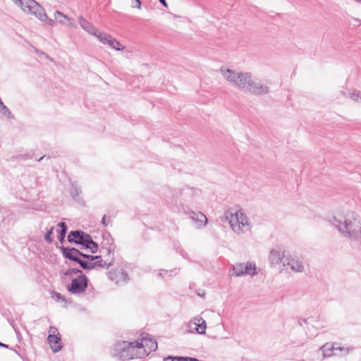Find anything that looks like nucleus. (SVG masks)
I'll use <instances>...</instances> for the list:
<instances>
[{
    "mask_svg": "<svg viewBox=\"0 0 361 361\" xmlns=\"http://www.w3.org/2000/svg\"><path fill=\"white\" fill-rule=\"evenodd\" d=\"M157 348V342L144 336L134 342L121 341L115 343L111 350L113 357L120 360L143 358Z\"/></svg>",
    "mask_w": 361,
    "mask_h": 361,
    "instance_id": "obj_1",
    "label": "nucleus"
},
{
    "mask_svg": "<svg viewBox=\"0 0 361 361\" xmlns=\"http://www.w3.org/2000/svg\"><path fill=\"white\" fill-rule=\"evenodd\" d=\"M230 274L236 277L244 275L253 276L257 274L255 264L252 262L236 263L233 266L232 273Z\"/></svg>",
    "mask_w": 361,
    "mask_h": 361,
    "instance_id": "obj_8",
    "label": "nucleus"
},
{
    "mask_svg": "<svg viewBox=\"0 0 361 361\" xmlns=\"http://www.w3.org/2000/svg\"><path fill=\"white\" fill-rule=\"evenodd\" d=\"M308 325H314V329H317L319 330H322L325 327V326L323 324H322L319 321H314V324H308Z\"/></svg>",
    "mask_w": 361,
    "mask_h": 361,
    "instance_id": "obj_30",
    "label": "nucleus"
},
{
    "mask_svg": "<svg viewBox=\"0 0 361 361\" xmlns=\"http://www.w3.org/2000/svg\"><path fill=\"white\" fill-rule=\"evenodd\" d=\"M79 264L85 269H92L96 267L108 268L112 265V262L103 260L101 256L87 255L84 254Z\"/></svg>",
    "mask_w": 361,
    "mask_h": 361,
    "instance_id": "obj_7",
    "label": "nucleus"
},
{
    "mask_svg": "<svg viewBox=\"0 0 361 361\" xmlns=\"http://www.w3.org/2000/svg\"><path fill=\"white\" fill-rule=\"evenodd\" d=\"M106 215L105 214L102 219V224L104 226H106L107 224H106Z\"/></svg>",
    "mask_w": 361,
    "mask_h": 361,
    "instance_id": "obj_34",
    "label": "nucleus"
},
{
    "mask_svg": "<svg viewBox=\"0 0 361 361\" xmlns=\"http://www.w3.org/2000/svg\"><path fill=\"white\" fill-rule=\"evenodd\" d=\"M225 217L228 221L231 230L238 235L251 231L252 225L250 219L241 209L232 208L225 212Z\"/></svg>",
    "mask_w": 361,
    "mask_h": 361,
    "instance_id": "obj_4",
    "label": "nucleus"
},
{
    "mask_svg": "<svg viewBox=\"0 0 361 361\" xmlns=\"http://www.w3.org/2000/svg\"><path fill=\"white\" fill-rule=\"evenodd\" d=\"M51 298L57 302H59L60 300H64L63 295L58 292L51 291Z\"/></svg>",
    "mask_w": 361,
    "mask_h": 361,
    "instance_id": "obj_28",
    "label": "nucleus"
},
{
    "mask_svg": "<svg viewBox=\"0 0 361 361\" xmlns=\"http://www.w3.org/2000/svg\"><path fill=\"white\" fill-rule=\"evenodd\" d=\"M180 357H173V356H169L166 358L164 360V361H180V359H178Z\"/></svg>",
    "mask_w": 361,
    "mask_h": 361,
    "instance_id": "obj_32",
    "label": "nucleus"
},
{
    "mask_svg": "<svg viewBox=\"0 0 361 361\" xmlns=\"http://www.w3.org/2000/svg\"><path fill=\"white\" fill-rule=\"evenodd\" d=\"M180 361H200L199 360L190 357H180Z\"/></svg>",
    "mask_w": 361,
    "mask_h": 361,
    "instance_id": "obj_31",
    "label": "nucleus"
},
{
    "mask_svg": "<svg viewBox=\"0 0 361 361\" xmlns=\"http://www.w3.org/2000/svg\"><path fill=\"white\" fill-rule=\"evenodd\" d=\"M341 350L344 351L345 353H348L344 348H339L336 343L330 344L326 343L323 345L318 350L315 352V355L318 357L317 358L311 359V361H322L326 357H331L334 354V350Z\"/></svg>",
    "mask_w": 361,
    "mask_h": 361,
    "instance_id": "obj_9",
    "label": "nucleus"
},
{
    "mask_svg": "<svg viewBox=\"0 0 361 361\" xmlns=\"http://www.w3.org/2000/svg\"><path fill=\"white\" fill-rule=\"evenodd\" d=\"M78 20L81 27L88 33L95 37L99 33L97 29L94 27L92 23L85 20L82 16H79Z\"/></svg>",
    "mask_w": 361,
    "mask_h": 361,
    "instance_id": "obj_18",
    "label": "nucleus"
},
{
    "mask_svg": "<svg viewBox=\"0 0 361 361\" xmlns=\"http://www.w3.org/2000/svg\"><path fill=\"white\" fill-rule=\"evenodd\" d=\"M90 235L81 231H71L68 235L69 242H74L77 244L85 245L88 243Z\"/></svg>",
    "mask_w": 361,
    "mask_h": 361,
    "instance_id": "obj_13",
    "label": "nucleus"
},
{
    "mask_svg": "<svg viewBox=\"0 0 361 361\" xmlns=\"http://www.w3.org/2000/svg\"><path fill=\"white\" fill-rule=\"evenodd\" d=\"M350 97L353 101L356 102H361V92L353 90L350 92Z\"/></svg>",
    "mask_w": 361,
    "mask_h": 361,
    "instance_id": "obj_26",
    "label": "nucleus"
},
{
    "mask_svg": "<svg viewBox=\"0 0 361 361\" xmlns=\"http://www.w3.org/2000/svg\"><path fill=\"white\" fill-rule=\"evenodd\" d=\"M160 3L164 6V7H167L168 6V4L166 1V0H159Z\"/></svg>",
    "mask_w": 361,
    "mask_h": 361,
    "instance_id": "obj_35",
    "label": "nucleus"
},
{
    "mask_svg": "<svg viewBox=\"0 0 361 361\" xmlns=\"http://www.w3.org/2000/svg\"><path fill=\"white\" fill-rule=\"evenodd\" d=\"M96 37L101 43L104 45H108L111 49L117 51H122L125 49V47L118 40L107 33L99 32Z\"/></svg>",
    "mask_w": 361,
    "mask_h": 361,
    "instance_id": "obj_11",
    "label": "nucleus"
},
{
    "mask_svg": "<svg viewBox=\"0 0 361 361\" xmlns=\"http://www.w3.org/2000/svg\"><path fill=\"white\" fill-rule=\"evenodd\" d=\"M355 1L361 4V0H355Z\"/></svg>",
    "mask_w": 361,
    "mask_h": 361,
    "instance_id": "obj_39",
    "label": "nucleus"
},
{
    "mask_svg": "<svg viewBox=\"0 0 361 361\" xmlns=\"http://www.w3.org/2000/svg\"><path fill=\"white\" fill-rule=\"evenodd\" d=\"M42 13L44 15V18H41L39 17H35V18H37L41 22L46 23L47 25H49L51 27H54L56 25L57 23L56 22L55 19L53 20V19L49 18L43 8H42Z\"/></svg>",
    "mask_w": 361,
    "mask_h": 361,
    "instance_id": "obj_22",
    "label": "nucleus"
},
{
    "mask_svg": "<svg viewBox=\"0 0 361 361\" xmlns=\"http://www.w3.org/2000/svg\"><path fill=\"white\" fill-rule=\"evenodd\" d=\"M189 216L194 221L200 223V226H204L207 223L206 216L202 212H190Z\"/></svg>",
    "mask_w": 361,
    "mask_h": 361,
    "instance_id": "obj_20",
    "label": "nucleus"
},
{
    "mask_svg": "<svg viewBox=\"0 0 361 361\" xmlns=\"http://www.w3.org/2000/svg\"><path fill=\"white\" fill-rule=\"evenodd\" d=\"M48 343L54 353L60 351L63 347L58 329L51 326L49 329Z\"/></svg>",
    "mask_w": 361,
    "mask_h": 361,
    "instance_id": "obj_10",
    "label": "nucleus"
},
{
    "mask_svg": "<svg viewBox=\"0 0 361 361\" xmlns=\"http://www.w3.org/2000/svg\"><path fill=\"white\" fill-rule=\"evenodd\" d=\"M54 18L57 24L66 27H76L74 19L69 18L59 11H56L54 13Z\"/></svg>",
    "mask_w": 361,
    "mask_h": 361,
    "instance_id": "obj_14",
    "label": "nucleus"
},
{
    "mask_svg": "<svg viewBox=\"0 0 361 361\" xmlns=\"http://www.w3.org/2000/svg\"><path fill=\"white\" fill-rule=\"evenodd\" d=\"M164 273V274H168L169 271H167V270H162L161 272H160L159 275L162 276Z\"/></svg>",
    "mask_w": 361,
    "mask_h": 361,
    "instance_id": "obj_36",
    "label": "nucleus"
},
{
    "mask_svg": "<svg viewBox=\"0 0 361 361\" xmlns=\"http://www.w3.org/2000/svg\"><path fill=\"white\" fill-rule=\"evenodd\" d=\"M283 266V267H286V266L290 267L291 271L294 272H302L305 269L302 261L295 257H290L284 259Z\"/></svg>",
    "mask_w": 361,
    "mask_h": 361,
    "instance_id": "obj_12",
    "label": "nucleus"
},
{
    "mask_svg": "<svg viewBox=\"0 0 361 361\" xmlns=\"http://www.w3.org/2000/svg\"><path fill=\"white\" fill-rule=\"evenodd\" d=\"M43 158H44V157H40L38 161L42 160Z\"/></svg>",
    "mask_w": 361,
    "mask_h": 361,
    "instance_id": "obj_40",
    "label": "nucleus"
},
{
    "mask_svg": "<svg viewBox=\"0 0 361 361\" xmlns=\"http://www.w3.org/2000/svg\"><path fill=\"white\" fill-rule=\"evenodd\" d=\"M0 346L7 348L8 345L0 342Z\"/></svg>",
    "mask_w": 361,
    "mask_h": 361,
    "instance_id": "obj_38",
    "label": "nucleus"
},
{
    "mask_svg": "<svg viewBox=\"0 0 361 361\" xmlns=\"http://www.w3.org/2000/svg\"><path fill=\"white\" fill-rule=\"evenodd\" d=\"M53 231H54V227H51L49 231H48L45 235H44V239L48 243H51L52 242V238H51V235L53 233Z\"/></svg>",
    "mask_w": 361,
    "mask_h": 361,
    "instance_id": "obj_29",
    "label": "nucleus"
},
{
    "mask_svg": "<svg viewBox=\"0 0 361 361\" xmlns=\"http://www.w3.org/2000/svg\"><path fill=\"white\" fill-rule=\"evenodd\" d=\"M0 112L8 117H11V113L10 112L9 109L1 101L0 102Z\"/></svg>",
    "mask_w": 361,
    "mask_h": 361,
    "instance_id": "obj_27",
    "label": "nucleus"
},
{
    "mask_svg": "<svg viewBox=\"0 0 361 361\" xmlns=\"http://www.w3.org/2000/svg\"><path fill=\"white\" fill-rule=\"evenodd\" d=\"M135 1H137V5H133V7H136L137 8H141V2L140 0H135Z\"/></svg>",
    "mask_w": 361,
    "mask_h": 361,
    "instance_id": "obj_33",
    "label": "nucleus"
},
{
    "mask_svg": "<svg viewBox=\"0 0 361 361\" xmlns=\"http://www.w3.org/2000/svg\"><path fill=\"white\" fill-rule=\"evenodd\" d=\"M191 322L196 326L195 330L198 334H204L206 331V322L201 317H194Z\"/></svg>",
    "mask_w": 361,
    "mask_h": 361,
    "instance_id": "obj_19",
    "label": "nucleus"
},
{
    "mask_svg": "<svg viewBox=\"0 0 361 361\" xmlns=\"http://www.w3.org/2000/svg\"><path fill=\"white\" fill-rule=\"evenodd\" d=\"M65 275L71 278V283L67 286V289L70 293L80 294L85 291L88 280L81 270L70 269L66 272Z\"/></svg>",
    "mask_w": 361,
    "mask_h": 361,
    "instance_id": "obj_5",
    "label": "nucleus"
},
{
    "mask_svg": "<svg viewBox=\"0 0 361 361\" xmlns=\"http://www.w3.org/2000/svg\"><path fill=\"white\" fill-rule=\"evenodd\" d=\"M63 253L66 258L78 263L82 259L81 257H82L83 255L75 248H63Z\"/></svg>",
    "mask_w": 361,
    "mask_h": 361,
    "instance_id": "obj_17",
    "label": "nucleus"
},
{
    "mask_svg": "<svg viewBox=\"0 0 361 361\" xmlns=\"http://www.w3.org/2000/svg\"><path fill=\"white\" fill-rule=\"evenodd\" d=\"M58 226L61 228V231H59V235L58 238L61 242H63L66 234L67 226L66 225L65 223L61 222L58 224Z\"/></svg>",
    "mask_w": 361,
    "mask_h": 361,
    "instance_id": "obj_24",
    "label": "nucleus"
},
{
    "mask_svg": "<svg viewBox=\"0 0 361 361\" xmlns=\"http://www.w3.org/2000/svg\"><path fill=\"white\" fill-rule=\"evenodd\" d=\"M85 246L90 249L92 253L97 252L98 245L91 238L89 239L88 243L85 245Z\"/></svg>",
    "mask_w": 361,
    "mask_h": 361,
    "instance_id": "obj_25",
    "label": "nucleus"
},
{
    "mask_svg": "<svg viewBox=\"0 0 361 361\" xmlns=\"http://www.w3.org/2000/svg\"><path fill=\"white\" fill-rule=\"evenodd\" d=\"M196 193V190L186 187L182 190L181 195L183 197L185 200H187L189 197H192L193 195H195Z\"/></svg>",
    "mask_w": 361,
    "mask_h": 361,
    "instance_id": "obj_21",
    "label": "nucleus"
},
{
    "mask_svg": "<svg viewBox=\"0 0 361 361\" xmlns=\"http://www.w3.org/2000/svg\"><path fill=\"white\" fill-rule=\"evenodd\" d=\"M220 73L227 82L252 94L260 96L269 92V87L265 84L255 81L250 72H238L224 66L220 68Z\"/></svg>",
    "mask_w": 361,
    "mask_h": 361,
    "instance_id": "obj_2",
    "label": "nucleus"
},
{
    "mask_svg": "<svg viewBox=\"0 0 361 361\" xmlns=\"http://www.w3.org/2000/svg\"><path fill=\"white\" fill-rule=\"evenodd\" d=\"M109 278L115 281L116 284L126 282L128 280V275L123 269H117L109 272Z\"/></svg>",
    "mask_w": 361,
    "mask_h": 361,
    "instance_id": "obj_16",
    "label": "nucleus"
},
{
    "mask_svg": "<svg viewBox=\"0 0 361 361\" xmlns=\"http://www.w3.org/2000/svg\"><path fill=\"white\" fill-rule=\"evenodd\" d=\"M25 14L35 17L44 18L42 7L35 0H11Z\"/></svg>",
    "mask_w": 361,
    "mask_h": 361,
    "instance_id": "obj_6",
    "label": "nucleus"
},
{
    "mask_svg": "<svg viewBox=\"0 0 361 361\" xmlns=\"http://www.w3.org/2000/svg\"><path fill=\"white\" fill-rule=\"evenodd\" d=\"M319 332V329H314V325H308L306 329V334L310 338H314Z\"/></svg>",
    "mask_w": 361,
    "mask_h": 361,
    "instance_id": "obj_23",
    "label": "nucleus"
},
{
    "mask_svg": "<svg viewBox=\"0 0 361 361\" xmlns=\"http://www.w3.org/2000/svg\"><path fill=\"white\" fill-rule=\"evenodd\" d=\"M284 259V250L281 247H275L270 251L269 261L272 266L279 264Z\"/></svg>",
    "mask_w": 361,
    "mask_h": 361,
    "instance_id": "obj_15",
    "label": "nucleus"
},
{
    "mask_svg": "<svg viewBox=\"0 0 361 361\" xmlns=\"http://www.w3.org/2000/svg\"><path fill=\"white\" fill-rule=\"evenodd\" d=\"M331 223L345 237L354 239L361 237V221L353 212L338 214Z\"/></svg>",
    "mask_w": 361,
    "mask_h": 361,
    "instance_id": "obj_3",
    "label": "nucleus"
},
{
    "mask_svg": "<svg viewBox=\"0 0 361 361\" xmlns=\"http://www.w3.org/2000/svg\"><path fill=\"white\" fill-rule=\"evenodd\" d=\"M111 250H112V249H111V247H107V248H106V252H107V254H109H109L111 253Z\"/></svg>",
    "mask_w": 361,
    "mask_h": 361,
    "instance_id": "obj_37",
    "label": "nucleus"
}]
</instances>
